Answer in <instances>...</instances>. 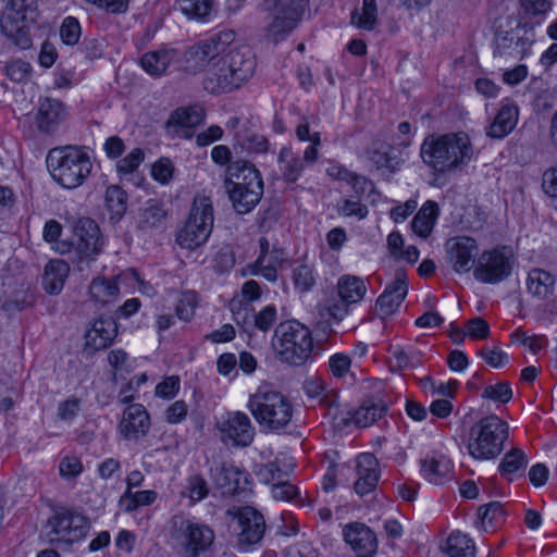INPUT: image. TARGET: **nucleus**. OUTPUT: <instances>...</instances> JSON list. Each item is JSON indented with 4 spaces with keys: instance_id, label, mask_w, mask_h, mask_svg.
<instances>
[{
    "instance_id": "1",
    "label": "nucleus",
    "mask_w": 557,
    "mask_h": 557,
    "mask_svg": "<svg viewBox=\"0 0 557 557\" xmlns=\"http://www.w3.org/2000/svg\"><path fill=\"white\" fill-rule=\"evenodd\" d=\"M420 154L425 165L445 174L466 166L473 158V147L463 132L430 135L423 140Z\"/></svg>"
},
{
    "instance_id": "2",
    "label": "nucleus",
    "mask_w": 557,
    "mask_h": 557,
    "mask_svg": "<svg viewBox=\"0 0 557 557\" xmlns=\"http://www.w3.org/2000/svg\"><path fill=\"white\" fill-rule=\"evenodd\" d=\"M46 162L53 181L69 189L83 185L92 170L89 154L71 145L50 149Z\"/></svg>"
},
{
    "instance_id": "3",
    "label": "nucleus",
    "mask_w": 557,
    "mask_h": 557,
    "mask_svg": "<svg viewBox=\"0 0 557 557\" xmlns=\"http://www.w3.org/2000/svg\"><path fill=\"white\" fill-rule=\"evenodd\" d=\"M227 173L237 181H225L233 207L239 214L250 212L263 195V181L259 170L245 160H237L228 165Z\"/></svg>"
},
{
    "instance_id": "4",
    "label": "nucleus",
    "mask_w": 557,
    "mask_h": 557,
    "mask_svg": "<svg viewBox=\"0 0 557 557\" xmlns=\"http://www.w3.org/2000/svg\"><path fill=\"white\" fill-rule=\"evenodd\" d=\"M170 537L182 557H199L210 550L215 533L205 523L175 515L170 521Z\"/></svg>"
},
{
    "instance_id": "5",
    "label": "nucleus",
    "mask_w": 557,
    "mask_h": 557,
    "mask_svg": "<svg viewBox=\"0 0 557 557\" xmlns=\"http://www.w3.org/2000/svg\"><path fill=\"white\" fill-rule=\"evenodd\" d=\"M247 408L261 428L281 430L285 428L292 417L290 401L280 392L260 387L249 397Z\"/></svg>"
},
{
    "instance_id": "6",
    "label": "nucleus",
    "mask_w": 557,
    "mask_h": 557,
    "mask_svg": "<svg viewBox=\"0 0 557 557\" xmlns=\"http://www.w3.org/2000/svg\"><path fill=\"white\" fill-rule=\"evenodd\" d=\"M508 430V424L497 416L481 419L470 431V455L482 460L496 458L504 449Z\"/></svg>"
},
{
    "instance_id": "7",
    "label": "nucleus",
    "mask_w": 557,
    "mask_h": 557,
    "mask_svg": "<svg viewBox=\"0 0 557 557\" xmlns=\"http://www.w3.org/2000/svg\"><path fill=\"white\" fill-rule=\"evenodd\" d=\"M275 349L282 361L300 366L311 355L313 339L310 330L298 321H286L275 330Z\"/></svg>"
},
{
    "instance_id": "8",
    "label": "nucleus",
    "mask_w": 557,
    "mask_h": 557,
    "mask_svg": "<svg viewBox=\"0 0 557 557\" xmlns=\"http://www.w3.org/2000/svg\"><path fill=\"white\" fill-rule=\"evenodd\" d=\"M88 530L87 517L77 510L65 507L57 508L44 525L47 542L57 546L72 545L82 541Z\"/></svg>"
},
{
    "instance_id": "9",
    "label": "nucleus",
    "mask_w": 557,
    "mask_h": 557,
    "mask_svg": "<svg viewBox=\"0 0 557 557\" xmlns=\"http://www.w3.org/2000/svg\"><path fill=\"white\" fill-rule=\"evenodd\" d=\"M213 207L206 196L194 198L188 219L176 236V243L186 249L194 250L203 245L213 227Z\"/></svg>"
},
{
    "instance_id": "10",
    "label": "nucleus",
    "mask_w": 557,
    "mask_h": 557,
    "mask_svg": "<svg viewBox=\"0 0 557 557\" xmlns=\"http://www.w3.org/2000/svg\"><path fill=\"white\" fill-rule=\"evenodd\" d=\"M515 264L512 248L506 245L496 246L478 256L473 276L484 284H498L511 275Z\"/></svg>"
},
{
    "instance_id": "11",
    "label": "nucleus",
    "mask_w": 557,
    "mask_h": 557,
    "mask_svg": "<svg viewBox=\"0 0 557 557\" xmlns=\"http://www.w3.org/2000/svg\"><path fill=\"white\" fill-rule=\"evenodd\" d=\"M230 529L236 536L238 548L240 550H248L263 539L265 521L259 511L246 506L237 510L232 519Z\"/></svg>"
},
{
    "instance_id": "12",
    "label": "nucleus",
    "mask_w": 557,
    "mask_h": 557,
    "mask_svg": "<svg viewBox=\"0 0 557 557\" xmlns=\"http://www.w3.org/2000/svg\"><path fill=\"white\" fill-rule=\"evenodd\" d=\"M33 0H9L0 21L2 35H25L37 18Z\"/></svg>"
},
{
    "instance_id": "13",
    "label": "nucleus",
    "mask_w": 557,
    "mask_h": 557,
    "mask_svg": "<svg viewBox=\"0 0 557 557\" xmlns=\"http://www.w3.org/2000/svg\"><path fill=\"white\" fill-rule=\"evenodd\" d=\"M75 249L81 259L92 261L101 252L103 239L97 223L89 219H79L75 225Z\"/></svg>"
},
{
    "instance_id": "14",
    "label": "nucleus",
    "mask_w": 557,
    "mask_h": 557,
    "mask_svg": "<svg viewBox=\"0 0 557 557\" xmlns=\"http://www.w3.org/2000/svg\"><path fill=\"white\" fill-rule=\"evenodd\" d=\"M479 247L476 240L469 236H457L447 240V259L457 273H467L474 269Z\"/></svg>"
},
{
    "instance_id": "15",
    "label": "nucleus",
    "mask_w": 557,
    "mask_h": 557,
    "mask_svg": "<svg viewBox=\"0 0 557 557\" xmlns=\"http://www.w3.org/2000/svg\"><path fill=\"white\" fill-rule=\"evenodd\" d=\"M408 293L407 273L397 269L393 282L386 286L375 304V314L381 319L393 315L403 304Z\"/></svg>"
},
{
    "instance_id": "16",
    "label": "nucleus",
    "mask_w": 557,
    "mask_h": 557,
    "mask_svg": "<svg viewBox=\"0 0 557 557\" xmlns=\"http://www.w3.org/2000/svg\"><path fill=\"white\" fill-rule=\"evenodd\" d=\"M151 426L150 416L141 404L128 405L117 424L120 435L126 441H138L147 435Z\"/></svg>"
},
{
    "instance_id": "17",
    "label": "nucleus",
    "mask_w": 557,
    "mask_h": 557,
    "mask_svg": "<svg viewBox=\"0 0 557 557\" xmlns=\"http://www.w3.org/2000/svg\"><path fill=\"white\" fill-rule=\"evenodd\" d=\"M225 62L231 69L234 78L233 82L246 83L252 75L256 69V59L252 50L248 46H232L226 42V51L222 53Z\"/></svg>"
},
{
    "instance_id": "18",
    "label": "nucleus",
    "mask_w": 557,
    "mask_h": 557,
    "mask_svg": "<svg viewBox=\"0 0 557 557\" xmlns=\"http://www.w3.org/2000/svg\"><path fill=\"white\" fill-rule=\"evenodd\" d=\"M219 430L235 445L244 447L250 445L255 436V428L250 418L242 411L228 412L219 422Z\"/></svg>"
},
{
    "instance_id": "19",
    "label": "nucleus",
    "mask_w": 557,
    "mask_h": 557,
    "mask_svg": "<svg viewBox=\"0 0 557 557\" xmlns=\"http://www.w3.org/2000/svg\"><path fill=\"white\" fill-rule=\"evenodd\" d=\"M228 63L225 62L223 55L218 61L211 64L203 78V88L211 94H223L231 92L239 88L243 82H233L234 78L228 67Z\"/></svg>"
},
{
    "instance_id": "20",
    "label": "nucleus",
    "mask_w": 557,
    "mask_h": 557,
    "mask_svg": "<svg viewBox=\"0 0 557 557\" xmlns=\"http://www.w3.org/2000/svg\"><path fill=\"white\" fill-rule=\"evenodd\" d=\"M356 471L358 479L354 488L359 496H364L375 490L381 471L379 461L373 454L364 453L358 456Z\"/></svg>"
},
{
    "instance_id": "21",
    "label": "nucleus",
    "mask_w": 557,
    "mask_h": 557,
    "mask_svg": "<svg viewBox=\"0 0 557 557\" xmlns=\"http://www.w3.org/2000/svg\"><path fill=\"white\" fill-rule=\"evenodd\" d=\"M343 536L345 542L358 556H366L374 553L377 542L374 532L361 522H351L344 527Z\"/></svg>"
},
{
    "instance_id": "22",
    "label": "nucleus",
    "mask_w": 557,
    "mask_h": 557,
    "mask_svg": "<svg viewBox=\"0 0 557 557\" xmlns=\"http://www.w3.org/2000/svg\"><path fill=\"white\" fill-rule=\"evenodd\" d=\"M66 117V108L60 100L46 98L40 101L35 120L40 132L52 134Z\"/></svg>"
},
{
    "instance_id": "23",
    "label": "nucleus",
    "mask_w": 557,
    "mask_h": 557,
    "mask_svg": "<svg viewBox=\"0 0 557 557\" xmlns=\"http://www.w3.org/2000/svg\"><path fill=\"white\" fill-rule=\"evenodd\" d=\"M117 335V323L111 317H100L86 333V347L101 350L109 347Z\"/></svg>"
},
{
    "instance_id": "24",
    "label": "nucleus",
    "mask_w": 557,
    "mask_h": 557,
    "mask_svg": "<svg viewBox=\"0 0 557 557\" xmlns=\"http://www.w3.org/2000/svg\"><path fill=\"white\" fill-rule=\"evenodd\" d=\"M518 119V107L508 100L504 101L493 122L486 127V135L494 139L506 137L516 127Z\"/></svg>"
},
{
    "instance_id": "25",
    "label": "nucleus",
    "mask_w": 557,
    "mask_h": 557,
    "mask_svg": "<svg viewBox=\"0 0 557 557\" xmlns=\"http://www.w3.org/2000/svg\"><path fill=\"white\" fill-rule=\"evenodd\" d=\"M308 0H292L290 5L281 8L272 23L273 35H284L292 32L301 18Z\"/></svg>"
},
{
    "instance_id": "26",
    "label": "nucleus",
    "mask_w": 557,
    "mask_h": 557,
    "mask_svg": "<svg viewBox=\"0 0 557 557\" xmlns=\"http://www.w3.org/2000/svg\"><path fill=\"white\" fill-rule=\"evenodd\" d=\"M70 267L61 259L50 260L44 270L42 287L50 295L60 294L69 276Z\"/></svg>"
},
{
    "instance_id": "27",
    "label": "nucleus",
    "mask_w": 557,
    "mask_h": 557,
    "mask_svg": "<svg viewBox=\"0 0 557 557\" xmlns=\"http://www.w3.org/2000/svg\"><path fill=\"white\" fill-rule=\"evenodd\" d=\"M421 470L425 479L434 484H443L453 479V465L443 455H433L423 459Z\"/></svg>"
},
{
    "instance_id": "28",
    "label": "nucleus",
    "mask_w": 557,
    "mask_h": 557,
    "mask_svg": "<svg viewBox=\"0 0 557 557\" xmlns=\"http://www.w3.org/2000/svg\"><path fill=\"white\" fill-rule=\"evenodd\" d=\"M302 388L308 397L318 399V403L322 406L327 408L338 406L337 393L327 388L325 380L317 374L307 376Z\"/></svg>"
},
{
    "instance_id": "29",
    "label": "nucleus",
    "mask_w": 557,
    "mask_h": 557,
    "mask_svg": "<svg viewBox=\"0 0 557 557\" xmlns=\"http://www.w3.org/2000/svg\"><path fill=\"white\" fill-rule=\"evenodd\" d=\"M278 170L286 183H295L305 170V162L290 147H282L277 157Z\"/></svg>"
},
{
    "instance_id": "30",
    "label": "nucleus",
    "mask_w": 557,
    "mask_h": 557,
    "mask_svg": "<svg viewBox=\"0 0 557 557\" xmlns=\"http://www.w3.org/2000/svg\"><path fill=\"white\" fill-rule=\"evenodd\" d=\"M555 276L543 269H532L527 277V289L535 298L544 300L554 295Z\"/></svg>"
},
{
    "instance_id": "31",
    "label": "nucleus",
    "mask_w": 557,
    "mask_h": 557,
    "mask_svg": "<svg viewBox=\"0 0 557 557\" xmlns=\"http://www.w3.org/2000/svg\"><path fill=\"white\" fill-rule=\"evenodd\" d=\"M367 294V285L362 277L351 274L339 276L336 283V295L352 305L360 302Z\"/></svg>"
},
{
    "instance_id": "32",
    "label": "nucleus",
    "mask_w": 557,
    "mask_h": 557,
    "mask_svg": "<svg viewBox=\"0 0 557 557\" xmlns=\"http://www.w3.org/2000/svg\"><path fill=\"white\" fill-rule=\"evenodd\" d=\"M211 478L224 494H234L240 488L244 473L232 465H219L211 469Z\"/></svg>"
},
{
    "instance_id": "33",
    "label": "nucleus",
    "mask_w": 557,
    "mask_h": 557,
    "mask_svg": "<svg viewBox=\"0 0 557 557\" xmlns=\"http://www.w3.org/2000/svg\"><path fill=\"white\" fill-rule=\"evenodd\" d=\"M286 259L287 256L284 249L273 247L267 256V261H262L260 265L253 262L248 265V270L251 275H261L269 282H275L277 280V270L283 267Z\"/></svg>"
},
{
    "instance_id": "34",
    "label": "nucleus",
    "mask_w": 557,
    "mask_h": 557,
    "mask_svg": "<svg viewBox=\"0 0 557 557\" xmlns=\"http://www.w3.org/2000/svg\"><path fill=\"white\" fill-rule=\"evenodd\" d=\"M168 212L162 202L156 199L148 200L139 210L137 225L143 231L160 228L164 225Z\"/></svg>"
},
{
    "instance_id": "35",
    "label": "nucleus",
    "mask_w": 557,
    "mask_h": 557,
    "mask_svg": "<svg viewBox=\"0 0 557 557\" xmlns=\"http://www.w3.org/2000/svg\"><path fill=\"white\" fill-rule=\"evenodd\" d=\"M438 206L435 201H426L414 215L411 222V228L414 234L421 238H426L433 231L435 221L438 216Z\"/></svg>"
},
{
    "instance_id": "36",
    "label": "nucleus",
    "mask_w": 557,
    "mask_h": 557,
    "mask_svg": "<svg viewBox=\"0 0 557 557\" xmlns=\"http://www.w3.org/2000/svg\"><path fill=\"white\" fill-rule=\"evenodd\" d=\"M120 288L114 278L95 277L89 285V296L95 302L104 306L115 301Z\"/></svg>"
},
{
    "instance_id": "37",
    "label": "nucleus",
    "mask_w": 557,
    "mask_h": 557,
    "mask_svg": "<svg viewBox=\"0 0 557 557\" xmlns=\"http://www.w3.org/2000/svg\"><path fill=\"white\" fill-rule=\"evenodd\" d=\"M176 57L175 50L163 49L147 52L141 57L143 69L151 76H161Z\"/></svg>"
},
{
    "instance_id": "38",
    "label": "nucleus",
    "mask_w": 557,
    "mask_h": 557,
    "mask_svg": "<svg viewBox=\"0 0 557 557\" xmlns=\"http://www.w3.org/2000/svg\"><path fill=\"white\" fill-rule=\"evenodd\" d=\"M387 406L382 399L369 398L356 410L354 420L357 425L367 428L385 416Z\"/></svg>"
},
{
    "instance_id": "39",
    "label": "nucleus",
    "mask_w": 557,
    "mask_h": 557,
    "mask_svg": "<svg viewBox=\"0 0 557 557\" xmlns=\"http://www.w3.org/2000/svg\"><path fill=\"white\" fill-rule=\"evenodd\" d=\"M527 45L528 42L523 37H496L494 57L522 59Z\"/></svg>"
},
{
    "instance_id": "40",
    "label": "nucleus",
    "mask_w": 557,
    "mask_h": 557,
    "mask_svg": "<svg viewBox=\"0 0 557 557\" xmlns=\"http://www.w3.org/2000/svg\"><path fill=\"white\" fill-rule=\"evenodd\" d=\"M444 550L449 557L475 556V545L473 540L460 531H455L448 536Z\"/></svg>"
},
{
    "instance_id": "41",
    "label": "nucleus",
    "mask_w": 557,
    "mask_h": 557,
    "mask_svg": "<svg viewBox=\"0 0 557 557\" xmlns=\"http://www.w3.org/2000/svg\"><path fill=\"white\" fill-rule=\"evenodd\" d=\"M370 160L377 169H386L389 172H396L400 169L403 160L395 153L389 146L373 144V148L369 151Z\"/></svg>"
},
{
    "instance_id": "42",
    "label": "nucleus",
    "mask_w": 557,
    "mask_h": 557,
    "mask_svg": "<svg viewBox=\"0 0 557 557\" xmlns=\"http://www.w3.org/2000/svg\"><path fill=\"white\" fill-rule=\"evenodd\" d=\"M205 119V111L200 106H190L176 109L170 116L168 124L191 128L199 125Z\"/></svg>"
},
{
    "instance_id": "43",
    "label": "nucleus",
    "mask_w": 557,
    "mask_h": 557,
    "mask_svg": "<svg viewBox=\"0 0 557 557\" xmlns=\"http://www.w3.org/2000/svg\"><path fill=\"white\" fill-rule=\"evenodd\" d=\"M528 466V457L520 448H512L505 454L499 463V472L507 480L511 481L512 475L523 472Z\"/></svg>"
},
{
    "instance_id": "44",
    "label": "nucleus",
    "mask_w": 557,
    "mask_h": 557,
    "mask_svg": "<svg viewBox=\"0 0 557 557\" xmlns=\"http://www.w3.org/2000/svg\"><path fill=\"white\" fill-rule=\"evenodd\" d=\"M182 12L189 18L208 22L213 13V0H180Z\"/></svg>"
},
{
    "instance_id": "45",
    "label": "nucleus",
    "mask_w": 557,
    "mask_h": 557,
    "mask_svg": "<svg viewBox=\"0 0 557 557\" xmlns=\"http://www.w3.org/2000/svg\"><path fill=\"white\" fill-rule=\"evenodd\" d=\"M237 144L250 153H267L270 148L268 138L248 129L236 134Z\"/></svg>"
},
{
    "instance_id": "46",
    "label": "nucleus",
    "mask_w": 557,
    "mask_h": 557,
    "mask_svg": "<svg viewBox=\"0 0 557 557\" xmlns=\"http://www.w3.org/2000/svg\"><path fill=\"white\" fill-rule=\"evenodd\" d=\"M207 65L214 63L226 51V42L221 37H209L194 45Z\"/></svg>"
},
{
    "instance_id": "47",
    "label": "nucleus",
    "mask_w": 557,
    "mask_h": 557,
    "mask_svg": "<svg viewBox=\"0 0 557 557\" xmlns=\"http://www.w3.org/2000/svg\"><path fill=\"white\" fill-rule=\"evenodd\" d=\"M351 23L363 30H372L376 23L375 0H362V8L351 13Z\"/></svg>"
},
{
    "instance_id": "48",
    "label": "nucleus",
    "mask_w": 557,
    "mask_h": 557,
    "mask_svg": "<svg viewBox=\"0 0 557 557\" xmlns=\"http://www.w3.org/2000/svg\"><path fill=\"white\" fill-rule=\"evenodd\" d=\"M106 207L111 212L112 219H120L127 209V195L117 185H111L106 190Z\"/></svg>"
},
{
    "instance_id": "49",
    "label": "nucleus",
    "mask_w": 557,
    "mask_h": 557,
    "mask_svg": "<svg viewBox=\"0 0 557 557\" xmlns=\"http://www.w3.org/2000/svg\"><path fill=\"white\" fill-rule=\"evenodd\" d=\"M351 305L344 301L342 297H332L325 300L323 306L324 314L327 317L329 322L339 323L350 312Z\"/></svg>"
},
{
    "instance_id": "50",
    "label": "nucleus",
    "mask_w": 557,
    "mask_h": 557,
    "mask_svg": "<svg viewBox=\"0 0 557 557\" xmlns=\"http://www.w3.org/2000/svg\"><path fill=\"white\" fill-rule=\"evenodd\" d=\"M197 306V294L193 290L183 292L176 304L175 313L180 320L188 322L194 318Z\"/></svg>"
},
{
    "instance_id": "51",
    "label": "nucleus",
    "mask_w": 557,
    "mask_h": 557,
    "mask_svg": "<svg viewBox=\"0 0 557 557\" xmlns=\"http://www.w3.org/2000/svg\"><path fill=\"white\" fill-rule=\"evenodd\" d=\"M314 269L309 264H300L293 270L295 288L301 293L309 292L315 285Z\"/></svg>"
},
{
    "instance_id": "52",
    "label": "nucleus",
    "mask_w": 557,
    "mask_h": 557,
    "mask_svg": "<svg viewBox=\"0 0 557 557\" xmlns=\"http://www.w3.org/2000/svg\"><path fill=\"white\" fill-rule=\"evenodd\" d=\"M505 511L500 503L492 502L487 505L481 506L479 509V517L482 527L486 530L487 524L494 527L504 520Z\"/></svg>"
},
{
    "instance_id": "53",
    "label": "nucleus",
    "mask_w": 557,
    "mask_h": 557,
    "mask_svg": "<svg viewBox=\"0 0 557 557\" xmlns=\"http://www.w3.org/2000/svg\"><path fill=\"white\" fill-rule=\"evenodd\" d=\"M208 65L198 53L195 46L185 51L181 61V70L187 74L196 75L202 72Z\"/></svg>"
},
{
    "instance_id": "54",
    "label": "nucleus",
    "mask_w": 557,
    "mask_h": 557,
    "mask_svg": "<svg viewBox=\"0 0 557 557\" xmlns=\"http://www.w3.org/2000/svg\"><path fill=\"white\" fill-rule=\"evenodd\" d=\"M208 493V484L201 475L195 474L188 478L186 495L190 498L191 502L196 503L203 499L207 497Z\"/></svg>"
},
{
    "instance_id": "55",
    "label": "nucleus",
    "mask_w": 557,
    "mask_h": 557,
    "mask_svg": "<svg viewBox=\"0 0 557 557\" xmlns=\"http://www.w3.org/2000/svg\"><path fill=\"white\" fill-rule=\"evenodd\" d=\"M81 399L72 396L59 403L57 417L64 422H72L81 411Z\"/></svg>"
},
{
    "instance_id": "56",
    "label": "nucleus",
    "mask_w": 557,
    "mask_h": 557,
    "mask_svg": "<svg viewBox=\"0 0 557 557\" xmlns=\"http://www.w3.org/2000/svg\"><path fill=\"white\" fill-rule=\"evenodd\" d=\"M144 158V151L140 148H135L116 163V170L120 174H131L138 169Z\"/></svg>"
},
{
    "instance_id": "57",
    "label": "nucleus",
    "mask_w": 557,
    "mask_h": 557,
    "mask_svg": "<svg viewBox=\"0 0 557 557\" xmlns=\"http://www.w3.org/2000/svg\"><path fill=\"white\" fill-rule=\"evenodd\" d=\"M34 302H35L34 294L29 289H24V290L16 293L12 297L8 298L3 302V307L8 311H15V310L22 311V310L33 306Z\"/></svg>"
},
{
    "instance_id": "58",
    "label": "nucleus",
    "mask_w": 557,
    "mask_h": 557,
    "mask_svg": "<svg viewBox=\"0 0 557 557\" xmlns=\"http://www.w3.org/2000/svg\"><path fill=\"white\" fill-rule=\"evenodd\" d=\"M32 72V66L28 62L23 60H14L5 65L7 76L15 83L24 82L28 78Z\"/></svg>"
},
{
    "instance_id": "59",
    "label": "nucleus",
    "mask_w": 557,
    "mask_h": 557,
    "mask_svg": "<svg viewBox=\"0 0 557 557\" xmlns=\"http://www.w3.org/2000/svg\"><path fill=\"white\" fill-rule=\"evenodd\" d=\"M368 208L359 200L343 199L338 203V213L344 216H355L362 220L368 215Z\"/></svg>"
},
{
    "instance_id": "60",
    "label": "nucleus",
    "mask_w": 557,
    "mask_h": 557,
    "mask_svg": "<svg viewBox=\"0 0 557 557\" xmlns=\"http://www.w3.org/2000/svg\"><path fill=\"white\" fill-rule=\"evenodd\" d=\"M83 463L76 456H65L59 463L60 475L64 479H74L83 472Z\"/></svg>"
},
{
    "instance_id": "61",
    "label": "nucleus",
    "mask_w": 557,
    "mask_h": 557,
    "mask_svg": "<svg viewBox=\"0 0 557 557\" xmlns=\"http://www.w3.org/2000/svg\"><path fill=\"white\" fill-rule=\"evenodd\" d=\"M173 173L174 165L168 158L160 159L152 165L151 169L152 177L161 184H168L172 180Z\"/></svg>"
},
{
    "instance_id": "62",
    "label": "nucleus",
    "mask_w": 557,
    "mask_h": 557,
    "mask_svg": "<svg viewBox=\"0 0 557 557\" xmlns=\"http://www.w3.org/2000/svg\"><path fill=\"white\" fill-rule=\"evenodd\" d=\"M482 396L500 403H508L512 397V391L507 382H500L486 386Z\"/></svg>"
},
{
    "instance_id": "63",
    "label": "nucleus",
    "mask_w": 557,
    "mask_h": 557,
    "mask_svg": "<svg viewBox=\"0 0 557 557\" xmlns=\"http://www.w3.org/2000/svg\"><path fill=\"white\" fill-rule=\"evenodd\" d=\"M276 308L274 305H268L255 315V326L262 331H269L276 321Z\"/></svg>"
},
{
    "instance_id": "64",
    "label": "nucleus",
    "mask_w": 557,
    "mask_h": 557,
    "mask_svg": "<svg viewBox=\"0 0 557 557\" xmlns=\"http://www.w3.org/2000/svg\"><path fill=\"white\" fill-rule=\"evenodd\" d=\"M351 359L349 356L338 352L330 357L329 368L335 377H344L350 370Z\"/></svg>"
}]
</instances>
